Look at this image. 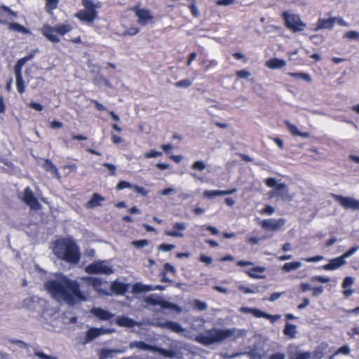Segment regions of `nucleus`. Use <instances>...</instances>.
<instances>
[{
  "mask_svg": "<svg viewBox=\"0 0 359 359\" xmlns=\"http://www.w3.org/2000/svg\"><path fill=\"white\" fill-rule=\"evenodd\" d=\"M193 170L203 171L205 168V165L202 161H197L194 162L191 166Z\"/></svg>",
  "mask_w": 359,
  "mask_h": 359,
  "instance_id": "obj_58",
  "label": "nucleus"
},
{
  "mask_svg": "<svg viewBox=\"0 0 359 359\" xmlns=\"http://www.w3.org/2000/svg\"><path fill=\"white\" fill-rule=\"evenodd\" d=\"M162 156V152L157 151L154 149H151L149 151L144 154L146 158H156Z\"/></svg>",
  "mask_w": 359,
  "mask_h": 359,
  "instance_id": "obj_61",
  "label": "nucleus"
},
{
  "mask_svg": "<svg viewBox=\"0 0 359 359\" xmlns=\"http://www.w3.org/2000/svg\"><path fill=\"white\" fill-rule=\"evenodd\" d=\"M108 332H109V330L91 327L86 332V337L83 343L84 344H88L99 336Z\"/></svg>",
  "mask_w": 359,
  "mask_h": 359,
  "instance_id": "obj_18",
  "label": "nucleus"
},
{
  "mask_svg": "<svg viewBox=\"0 0 359 359\" xmlns=\"http://www.w3.org/2000/svg\"><path fill=\"white\" fill-rule=\"evenodd\" d=\"M287 74L296 79H303L306 82H311V78L309 74L304 72H289Z\"/></svg>",
  "mask_w": 359,
  "mask_h": 359,
  "instance_id": "obj_37",
  "label": "nucleus"
},
{
  "mask_svg": "<svg viewBox=\"0 0 359 359\" xmlns=\"http://www.w3.org/2000/svg\"><path fill=\"white\" fill-rule=\"evenodd\" d=\"M266 271V268L264 266H254L245 271L247 275L252 278H263L265 277L264 273Z\"/></svg>",
  "mask_w": 359,
  "mask_h": 359,
  "instance_id": "obj_25",
  "label": "nucleus"
},
{
  "mask_svg": "<svg viewBox=\"0 0 359 359\" xmlns=\"http://www.w3.org/2000/svg\"><path fill=\"white\" fill-rule=\"evenodd\" d=\"M15 79H16V88L18 90V92L20 94H23L25 91V82H24V80L22 78V76H16Z\"/></svg>",
  "mask_w": 359,
  "mask_h": 359,
  "instance_id": "obj_41",
  "label": "nucleus"
},
{
  "mask_svg": "<svg viewBox=\"0 0 359 359\" xmlns=\"http://www.w3.org/2000/svg\"><path fill=\"white\" fill-rule=\"evenodd\" d=\"M243 334V331L236 328H214L198 335L196 338V341L203 345L208 346L216 343H221L225 340H235L241 337Z\"/></svg>",
  "mask_w": 359,
  "mask_h": 359,
  "instance_id": "obj_2",
  "label": "nucleus"
},
{
  "mask_svg": "<svg viewBox=\"0 0 359 359\" xmlns=\"http://www.w3.org/2000/svg\"><path fill=\"white\" fill-rule=\"evenodd\" d=\"M285 223V219L280 218L278 219H266L260 221L259 225L261 227L266 231H275L280 230Z\"/></svg>",
  "mask_w": 359,
  "mask_h": 359,
  "instance_id": "obj_14",
  "label": "nucleus"
},
{
  "mask_svg": "<svg viewBox=\"0 0 359 359\" xmlns=\"http://www.w3.org/2000/svg\"><path fill=\"white\" fill-rule=\"evenodd\" d=\"M275 212L273 207L269 205H266L263 209L259 211L261 215H271Z\"/></svg>",
  "mask_w": 359,
  "mask_h": 359,
  "instance_id": "obj_56",
  "label": "nucleus"
},
{
  "mask_svg": "<svg viewBox=\"0 0 359 359\" xmlns=\"http://www.w3.org/2000/svg\"><path fill=\"white\" fill-rule=\"evenodd\" d=\"M175 248V245L173 244H168V243H162L161 244L158 249L163 252H168Z\"/></svg>",
  "mask_w": 359,
  "mask_h": 359,
  "instance_id": "obj_60",
  "label": "nucleus"
},
{
  "mask_svg": "<svg viewBox=\"0 0 359 359\" xmlns=\"http://www.w3.org/2000/svg\"><path fill=\"white\" fill-rule=\"evenodd\" d=\"M332 198L344 209L359 210V200L338 194H332Z\"/></svg>",
  "mask_w": 359,
  "mask_h": 359,
  "instance_id": "obj_11",
  "label": "nucleus"
},
{
  "mask_svg": "<svg viewBox=\"0 0 359 359\" xmlns=\"http://www.w3.org/2000/svg\"><path fill=\"white\" fill-rule=\"evenodd\" d=\"M104 197L102 196L97 193H94L91 198L86 203V208L88 209H93L97 206H101L102 203L104 201Z\"/></svg>",
  "mask_w": 359,
  "mask_h": 359,
  "instance_id": "obj_27",
  "label": "nucleus"
},
{
  "mask_svg": "<svg viewBox=\"0 0 359 359\" xmlns=\"http://www.w3.org/2000/svg\"><path fill=\"white\" fill-rule=\"evenodd\" d=\"M88 280L89 283L96 288L100 287L102 284V280L97 277H90L88 278Z\"/></svg>",
  "mask_w": 359,
  "mask_h": 359,
  "instance_id": "obj_57",
  "label": "nucleus"
},
{
  "mask_svg": "<svg viewBox=\"0 0 359 359\" xmlns=\"http://www.w3.org/2000/svg\"><path fill=\"white\" fill-rule=\"evenodd\" d=\"M264 318L269 320L271 323L276 322L277 320L280 318V315H271L263 311L261 312L260 318Z\"/></svg>",
  "mask_w": 359,
  "mask_h": 359,
  "instance_id": "obj_46",
  "label": "nucleus"
},
{
  "mask_svg": "<svg viewBox=\"0 0 359 359\" xmlns=\"http://www.w3.org/2000/svg\"><path fill=\"white\" fill-rule=\"evenodd\" d=\"M218 62L215 60H200L199 65L203 67L205 72L208 71L210 69L213 68L217 65Z\"/></svg>",
  "mask_w": 359,
  "mask_h": 359,
  "instance_id": "obj_36",
  "label": "nucleus"
},
{
  "mask_svg": "<svg viewBox=\"0 0 359 359\" xmlns=\"http://www.w3.org/2000/svg\"><path fill=\"white\" fill-rule=\"evenodd\" d=\"M42 166L46 172H50L53 173L55 176V177H57V179H60V175L58 172V170L56 168V166L53 164L52 161H50L48 158L45 159Z\"/></svg>",
  "mask_w": 359,
  "mask_h": 359,
  "instance_id": "obj_33",
  "label": "nucleus"
},
{
  "mask_svg": "<svg viewBox=\"0 0 359 359\" xmlns=\"http://www.w3.org/2000/svg\"><path fill=\"white\" fill-rule=\"evenodd\" d=\"M91 313L102 320H108L114 316V314L100 308H93Z\"/></svg>",
  "mask_w": 359,
  "mask_h": 359,
  "instance_id": "obj_28",
  "label": "nucleus"
},
{
  "mask_svg": "<svg viewBox=\"0 0 359 359\" xmlns=\"http://www.w3.org/2000/svg\"><path fill=\"white\" fill-rule=\"evenodd\" d=\"M140 29L138 27H132L126 29L122 34L123 36H135L140 32Z\"/></svg>",
  "mask_w": 359,
  "mask_h": 359,
  "instance_id": "obj_45",
  "label": "nucleus"
},
{
  "mask_svg": "<svg viewBox=\"0 0 359 359\" xmlns=\"http://www.w3.org/2000/svg\"><path fill=\"white\" fill-rule=\"evenodd\" d=\"M160 353L165 358H172L175 356V352L171 350H165L154 346V351Z\"/></svg>",
  "mask_w": 359,
  "mask_h": 359,
  "instance_id": "obj_39",
  "label": "nucleus"
},
{
  "mask_svg": "<svg viewBox=\"0 0 359 359\" xmlns=\"http://www.w3.org/2000/svg\"><path fill=\"white\" fill-rule=\"evenodd\" d=\"M53 299L61 304H67L73 306L78 301H85L86 299L83 297L81 293H51Z\"/></svg>",
  "mask_w": 359,
  "mask_h": 359,
  "instance_id": "obj_10",
  "label": "nucleus"
},
{
  "mask_svg": "<svg viewBox=\"0 0 359 359\" xmlns=\"http://www.w3.org/2000/svg\"><path fill=\"white\" fill-rule=\"evenodd\" d=\"M240 310H241V311H242L243 313H250L252 314L256 318H260V314L262 312V311H260L259 309H253V308H248V307H241L240 309Z\"/></svg>",
  "mask_w": 359,
  "mask_h": 359,
  "instance_id": "obj_43",
  "label": "nucleus"
},
{
  "mask_svg": "<svg viewBox=\"0 0 359 359\" xmlns=\"http://www.w3.org/2000/svg\"><path fill=\"white\" fill-rule=\"evenodd\" d=\"M33 57L34 54H29L28 55H26L25 57L19 59L16 63L18 64V65L23 67L25 65V63L27 61L30 60Z\"/></svg>",
  "mask_w": 359,
  "mask_h": 359,
  "instance_id": "obj_63",
  "label": "nucleus"
},
{
  "mask_svg": "<svg viewBox=\"0 0 359 359\" xmlns=\"http://www.w3.org/2000/svg\"><path fill=\"white\" fill-rule=\"evenodd\" d=\"M265 184L270 188L275 187V190L269 192V198H273L276 196L284 198L288 194V189L284 183H277V180L273 177H268L265 180Z\"/></svg>",
  "mask_w": 359,
  "mask_h": 359,
  "instance_id": "obj_6",
  "label": "nucleus"
},
{
  "mask_svg": "<svg viewBox=\"0 0 359 359\" xmlns=\"http://www.w3.org/2000/svg\"><path fill=\"white\" fill-rule=\"evenodd\" d=\"M82 4H83V6H84V7L86 8L85 10L97 11L95 5L91 1L83 0Z\"/></svg>",
  "mask_w": 359,
  "mask_h": 359,
  "instance_id": "obj_54",
  "label": "nucleus"
},
{
  "mask_svg": "<svg viewBox=\"0 0 359 359\" xmlns=\"http://www.w3.org/2000/svg\"><path fill=\"white\" fill-rule=\"evenodd\" d=\"M28 107L37 111H41L43 109V107L41 104L35 102H31L28 104Z\"/></svg>",
  "mask_w": 359,
  "mask_h": 359,
  "instance_id": "obj_62",
  "label": "nucleus"
},
{
  "mask_svg": "<svg viewBox=\"0 0 359 359\" xmlns=\"http://www.w3.org/2000/svg\"><path fill=\"white\" fill-rule=\"evenodd\" d=\"M15 18H17L15 12L8 6L0 5V23L7 25L10 20H13Z\"/></svg>",
  "mask_w": 359,
  "mask_h": 359,
  "instance_id": "obj_17",
  "label": "nucleus"
},
{
  "mask_svg": "<svg viewBox=\"0 0 359 359\" xmlns=\"http://www.w3.org/2000/svg\"><path fill=\"white\" fill-rule=\"evenodd\" d=\"M132 245L137 248H142L149 245V241L147 239L133 241Z\"/></svg>",
  "mask_w": 359,
  "mask_h": 359,
  "instance_id": "obj_47",
  "label": "nucleus"
},
{
  "mask_svg": "<svg viewBox=\"0 0 359 359\" xmlns=\"http://www.w3.org/2000/svg\"><path fill=\"white\" fill-rule=\"evenodd\" d=\"M146 302L151 305H159L163 309H168L170 310H172L175 311L177 313H180L182 311V309L181 307L178 306L177 305L166 302L163 300L161 297H157L155 295H150L147 299H146Z\"/></svg>",
  "mask_w": 359,
  "mask_h": 359,
  "instance_id": "obj_12",
  "label": "nucleus"
},
{
  "mask_svg": "<svg viewBox=\"0 0 359 359\" xmlns=\"http://www.w3.org/2000/svg\"><path fill=\"white\" fill-rule=\"evenodd\" d=\"M72 29L73 26L68 22L57 24L54 27L45 24L41 28V34L49 41L57 43L60 41V39L57 35L63 36Z\"/></svg>",
  "mask_w": 359,
  "mask_h": 359,
  "instance_id": "obj_4",
  "label": "nucleus"
},
{
  "mask_svg": "<svg viewBox=\"0 0 359 359\" xmlns=\"http://www.w3.org/2000/svg\"><path fill=\"white\" fill-rule=\"evenodd\" d=\"M47 292H81L80 283L76 280H71L62 273H55L53 278L44 283Z\"/></svg>",
  "mask_w": 359,
  "mask_h": 359,
  "instance_id": "obj_3",
  "label": "nucleus"
},
{
  "mask_svg": "<svg viewBox=\"0 0 359 359\" xmlns=\"http://www.w3.org/2000/svg\"><path fill=\"white\" fill-rule=\"evenodd\" d=\"M131 11L135 13V17L137 18V22L141 26H146L153 23L154 21V16L147 8H140L137 5L133 6Z\"/></svg>",
  "mask_w": 359,
  "mask_h": 359,
  "instance_id": "obj_7",
  "label": "nucleus"
},
{
  "mask_svg": "<svg viewBox=\"0 0 359 359\" xmlns=\"http://www.w3.org/2000/svg\"><path fill=\"white\" fill-rule=\"evenodd\" d=\"M336 18H330L328 19L320 18L317 22V29H332L335 23Z\"/></svg>",
  "mask_w": 359,
  "mask_h": 359,
  "instance_id": "obj_31",
  "label": "nucleus"
},
{
  "mask_svg": "<svg viewBox=\"0 0 359 359\" xmlns=\"http://www.w3.org/2000/svg\"><path fill=\"white\" fill-rule=\"evenodd\" d=\"M266 65L270 69H280L286 65L285 60L278 58H271L266 61Z\"/></svg>",
  "mask_w": 359,
  "mask_h": 359,
  "instance_id": "obj_35",
  "label": "nucleus"
},
{
  "mask_svg": "<svg viewBox=\"0 0 359 359\" xmlns=\"http://www.w3.org/2000/svg\"><path fill=\"white\" fill-rule=\"evenodd\" d=\"M358 249H359V246L352 247L341 256L344 259V260H345V259H346V258L351 257L352 255H353Z\"/></svg>",
  "mask_w": 359,
  "mask_h": 359,
  "instance_id": "obj_59",
  "label": "nucleus"
},
{
  "mask_svg": "<svg viewBox=\"0 0 359 359\" xmlns=\"http://www.w3.org/2000/svg\"><path fill=\"white\" fill-rule=\"evenodd\" d=\"M176 270L175 267L170 263H166L163 266V269L161 273V280L164 282L170 281V277L175 276Z\"/></svg>",
  "mask_w": 359,
  "mask_h": 359,
  "instance_id": "obj_24",
  "label": "nucleus"
},
{
  "mask_svg": "<svg viewBox=\"0 0 359 359\" xmlns=\"http://www.w3.org/2000/svg\"><path fill=\"white\" fill-rule=\"evenodd\" d=\"M53 250L59 259L67 263L76 264L80 261L79 248L72 238L65 237L56 240Z\"/></svg>",
  "mask_w": 359,
  "mask_h": 359,
  "instance_id": "obj_1",
  "label": "nucleus"
},
{
  "mask_svg": "<svg viewBox=\"0 0 359 359\" xmlns=\"http://www.w3.org/2000/svg\"><path fill=\"white\" fill-rule=\"evenodd\" d=\"M282 16L285 20V27L293 32L302 31L306 27V25L301 20L298 15L290 14L285 11Z\"/></svg>",
  "mask_w": 359,
  "mask_h": 359,
  "instance_id": "obj_5",
  "label": "nucleus"
},
{
  "mask_svg": "<svg viewBox=\"0 0 359 359\" xmlns=\"http://www.w3.org/2000/svg\"><path fill=\"white\" fill-rule=\"evenodd\" d=\"M237 191L236 188H232L228 190H205L203 192V196L208 198H212L219 196H225L233 194Z\"/></svg>",
  "mask_w": 359,
  "mask_h": 359,
  "instance_id": "obj_21",
  "label": "nucleus"
},
{
  "mask_svg": "<svg viewBox=\"0 0 359 359\" xmlns=\"http://www.w3.org/2000/svg\"><path fill=\"white\" fill-rule=\"evenodd\" d=\"M177 88H189L191 86V81L189 79L180 80L175 83Z\"/></svg>",
  "mask_w": 359,
  "mask_h": 359,
  "instance_id": "obj_48",
  "label": "nucleus"
},
{
  "mask_svg": "<svg viewBox=\"0 0 359 359\" xmlns=\"http://www.w3.org/2000/svg\"><path fill=\"white\" fill-rule=\"evenodd\" d=\"M8 29L11 30L16 31L18 32H21L26 34L29 32V30L25 28L24 26L21 25L17 22H8Z\"/></svg>",
  "mask_w": 359,
  "mask_h": 359,
  "instance_id": "obj_38",
  "label": "nucleus"
},
{
  "mask_svg": "<svg viewBox=\"0 0 359 359\" xmlns=\"http://www.w3.org/2000/svg\"><path fill=\"white\" fill-rule=\"evenodd\" d=\"M129 347L130 348H137L142 351H154V346L146 344L142 341H133L130 342Z\"/></svg>",
  "mask_w": 359,
  "mask_h": 359,
  "instance_id": "obj_32",
  "label": "nucleus"
},
{
  "mask_svg": "<svg viewBox=\"0 0 359 359\" xmlns=\"http://www.w3.org/2000/svg\"><path fill=\"white\" fill-rule=\"evenodd\" d=\"M45 304L46 302L43 300H39L37 297L27 299L23 302L25 307L36 311H40V308L43 306Z\"/></svg>",
  "mask_w": 359,
  "mask_h": 359,
  "instance_id": "obj_20",
  "label": "nucleus"
},
{
  "mask_svg": "<svg viewBox=\"0 0 359 359\" xmlns=\"http://www.w3.org/2000/svg\"><path fill=\"white\" fill-rule=\"evenodd\" d=\"M186 224L183 222H176L173 224V230H165L164 235L171 237L182 238L184 234L181 232L186 229Z\"/></svg>",
  "mask_w": 359,
  "mask_h": 359,
  "instance_id": "obj_19",
  "label": "nucleus"
},
{
  "mask_svg": "<svg viewBox=\"0 0 359 359\" xmlns=\"http://www.w3.org/2000/svg\"><path fill=\"white\" fill-rule=\"evenodd\" d=\"M34 353V355L36 356L37 358H39V359H57V357L48 355L45 354L44 353L39 351L38 350H35Z\"/></svg>",
  "mask_w": 359,
  "mask_h": 359,
  "instance_id": "obj_55",
  "label": "nucleus"
},
{
  "mask_svg": "<svg viewBox=\"0 0 359 359\" xmlns=\"http://www.w3.org/2000/svg\"><path fill=\"white\" fill-rule=\"evenodd\" d=\"M147 324H149L156 327H158L161 328H165L172 330L176 333H182L185 330L178 323L173 321H166L157 320L156 321H149L147 322Z\"/></svg>",
  "mask_w": 359,
  "mask_h": 359,
  "instance_id": "obj_13",
  "label": "nucleus"
},
{
  "mask_svg": "<svg viewBox=\"0 0 359 359\" xmlns=\"http://www.w3.org/2000/svg\"><path fill=\"white\" fill-rule=\"evenodd\" d=\"M311 358V353L309 351L306 352H297L292 356L291 359H310Z\"/></svg>",
  "mask_w": 359,
  "mask_h": 359,
  "instance_id": "obj_44",
  "label": "nucleus"
},
{
  "mask_svg": "<svg viewBox=\"0 0 359 359\" xmlns=\"http://www.w3.org/2000/svg\"><path fill=\"white\" fill-rule=\"evenodd\" d=\"M285 125L287 129L289 130L290 133L294 136H299L304 138H307L310 136L309 133L301 132L295 125L291 123L288 121H285Z\"/></svg>",
  "mask_w": 359,
  "mask_h": 359,
  "instance_id": "obj_29",
  "label": "nucleus"
},
{
  "mask_svg": "<svg viewBox=\"0 0 359 359\" xmlns=\"http://www.w3.org/2000/svg\"><path fill=\"white\" fill-rule=\"evenodd\" d=\"M353 278L350 276L346 277L342 283V287L344 289L343 292H353V290L350 289L351 285L353 284Z\"/></svg>",
  "mask_w": 359,
  "mask_h": 359,
  "instance_id": "obj_42",
  "label": "nucleus"
},
{
  "mask_svg": "<svg viewBox=\"0 0 359 359\" xmlns=\"http://www.w3.org/2000/svg\"><path fill=\"white\" fill-rule=\"evenodd\" d=\"M46 6L48 9L53 11L57 8L59 0H46Z\"/></svg>",
  "mask_w": 359,
  "mask_h": 359,
  "instance_id": "obj_53",
  "label": "nucleus"
},
{
  "mask_svg": "<svg viewBox=\"0 0 359 359\" xmlns=\"http://www.w3.org/2000/svg\"><path fill=\"white\" fill-rule=\"evenodd\" d=\"M126 349H108L101 348L99 350V355H102V358L108 359L114 357L115 353H121L126 352Z\"/></svg>",
  "mask_w": 359,
  "mask_h": 359,
  "instance_id": "obj_34",
  "label": "nucleus"
},
{
  "mask_svg": "<svg viewBox=\"0 0 359 359\" xmlns=\"http://www.w3.org/2000/svg\"><path fill=\"white\" fill-rule=\"evenodd\" d=\"M155 290H163L164 287L161 285H143L141 283H136L133 285L131 292H142Z\"/></svg>",
  "mask_w": 359,
  "mask_h": 359,
  "instance_id": "obj_22",
  "label": "nucleus"
},
{
  "mask_svg": "<svg viewBox=\"0 0 359 359\" xmlns=\"http://www.w3.org/2000/svg\"><path fill=\"white\" fill-rule=\"evenodd\" d=\"M130 283H126L116 280L111 284V292H128Z\"/></svg>",
  "mask_w": 359,
  "mask_h": 359,
  "instance_id": "obj_30",
  "label": "nucleus"
},
{
  "mask_svg": "<svg viewBox=\"0 0 359 359\" xmlns=\"http://www.w3.org/2000/svg\"><path fill=\"white\" fill-rule=\"evenodd\" d=\"M133 189L137 193V194H141L142 196H147L148 193H149V191L147 190L146 189H144V187H140L137 184H134L133 185Z\"/></svg>",
  "mask_w": 359,
  "mask_h": 359,
  "instance_id": "obj_51",
  "label": "nucleus"
},
{
  "mask_svg": "<svg viewBox=\"0 0 359 359\" xmlns=\"http://www.w3.org/2000/svg\"><path fill=\"white\" fill-rule=\"evenodd\" d=\"M346 264V261L341 257V256L332 259L329 262L323 266L324 270L332 271L335 270Z\"/></svg>",
  "mask_w": 359,
  "mask_h": 359,
  "instance_id": "obj_26",
  "label": "nucleus"
},
{
  "mask_svg": "<svg viewBox=\"0 0 359 359\" xmlns=\"http://www.w3.org/2000/svg\"><path fill=\"white\" fill-rule=\"evenodd\" d=\"M20 200L33 210H40L42 208L41 204L39 203L32 189L29 187H27L23 190Z\"/></svg>",
  "mask_w": 359,
  "mask_h": 359,
  "instance_id": "obj_9",
  "label": "nucleus"
},
{
  "mask_svg": "<svg viewBox=\"0 0 359 359\" xmlns=\"http://www.w3.org/2000/svg\"><path fill=\"white\" fill-rule=\"evenodd\" d=\"M344 36L350 39L359 40V33L356 31H348L345 34Z\"/></svg>",
  "mask_w": 359,
  "mask_h": 359,
  "instance_id": "obj_64",
  "label": "nucleus"
},
{
  "mask_svg": "<svg viewBox=\"0 0 359 359\" xmlns=\"http://www.w3.org/2000/svg\"><path fill=\"white\" fill-rule=\"evenodd\" d=\"M85 271L88 274L109 275L114 272L112 267L106 264V261L93 262L86 267Z\"/></svg>",
  "mask_w": 359,
  "mask_h": 359,
  "instance_id": "obj_8",
  "label": "nucleus"
},
{
  "mask_svg": "<svg viewBox=\"0 0 359 359\" xmlns=\"http://www.w3.org/2000/svg\"><path fill=\"white\" fill-rule=\"evenodd\" d=\"M58 317L57 311L53 307H46L41 313V318L44 322L51 326H54V323Z\"/></svg>",
  "mask_w": 359,
  "mask_h": 359,
  "instance_id": "obj_15",
  "label": "nucleus"
},
{
  "mask_svg": "<svg viewBox=\"0 0 359 359\" xmlns=\"http://www.w3.org/2000/svg\"><path fill=\"white\" fill-rule=\"evenodd\" d=\"M283 332L285 335L290 338H294L296 334V326L290 323H287Z\"/></svg>",
  "mask_w": 359,
  "mask_h": 359,
  "instance_id": "obj_40",
  "label": "nucleus"
},
{
  "mask_svg": "<svg viewBox=\"0 0 359 359\" xmlns=\"http://www.w3.org/2000/svg\"><path fill=\"white\" fill-rule=\"evenodd\" d=\"M116 323L121 327H125L128 328L144 324L143 323H137L131 318L121 316H118L116 317Z\"/></svg>",
  "mask_w": 359,
  "mask_h": 359,
  "instance_id": "obj_23",
  "label": "nucleus"
},
{
  "mask_svg": "<svg viewBox=\"0 0 359 359\" xmlns=\"http://www.w3.org/2000/svg\"><path fill=\"white\" fill-rule=\"evenodd\" d=\"M191 15L195 17L198 18L199 16V11L197 8V6L196 5V0L192 1V3L188 6Z\"/></svg>",
  "mask_w": 359,
  "mask_h": 359,
  "instance_id": "obj_50",
  "label": "nucleus"
},
{
  "mask_svg": "<svg viewBox=\"0 0 359 359\" xmlns=\"http://www.w3.org/2000/svg\"><path fill=\"white\" fill-rule=\"evenodd\" d=\"M74 16L81 21L92 24L97 18V12L82 9L75 13Z\"/></svg>",
  "mask_w": 359,
  "mask_h": 359,
  "instance_id": "obj_16",
  "label": "nucleus"
},
{
  "mask_svg": "<svg viewBox=\"0 0 359 359\" xmlns=\"http://www.w3.org/2000/svg\"><path fill=\"white\" fill-rule=\"evenodd\" d=\"M134 184H130L128 182L126 181H120L116 187V189L117 190H122L123 189L130 188L133 189Z\"/></svg>",
  "mask_w": 359,
  "mask_h": 359,
  "instance_id": "obj_49",
  "label": "nucleus"
},
{
  "mask_svg": "<svg viewBox=\"0 0 359 359\" xmlns=\"http://www.w3.org/2000/svg\"><path fill=\"white\" fill-rule=\"evenodd\" d=\"M299 266V263L298 262H289L285 263L283 266V269L286 271H290L292 270H294Z\"/></svg>",
  "mask_w": 359,
  "mask_h": 359,
  "instance_id": "obj_52",
  "label": "nucleus"
}]
</instances>
